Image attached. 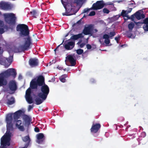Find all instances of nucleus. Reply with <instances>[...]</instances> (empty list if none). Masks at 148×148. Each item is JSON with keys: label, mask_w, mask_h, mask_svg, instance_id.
I'll use <instances>...</instances> for the list:
<instances>
[{"label": "nucleus", "mask_w": 148, "mask_h": 148, "mask_svg": "<svg viewBox=\"0 0 148 148\" xmlns=\"http://www.w3.org/2000/svg\"><path fill=\"white\" fill-rule=\"evenodd\" d=\"M12 114L10 113L6 115L5 121L7 123V131L1 139V146L3 147H8L10 145L11 137L12 136Z\"/></svg>", "instance_id": "nucleus-1"}, {"label": "nucleus", "mask_w": 148, "mask_h": 148, "mask_svg": "<svg viewBox=\"0 0 148 148\" xmlns=\"http://www.w3.org/2000/svg\"><path fill=\"white\" fill-rule=\"evenodd\" d=\"M16 30L20 32L21 36H27L22 42L20 48L24 50L28 49L32 44V40L28 36L29 31L28 26L24 24L19 25L16 27Z\"/></svg>", "instance_id": "nucleus-2"}, {"label": "nucleus", "mask_w": 148, "mask_h": 148, "mask_svg": "<svg viewBox=\"0 0 148 148\" xmlns=\"http://www.w3.org/2000/svg\"><path fill=\"white\" fill-rule=\"evenodd\" d=\"M16 73L15 70L13 69H9L6 71L0 74V86L5 85L7 81L5 78L10 75L15 77Z\"/></svg>", "instance_id": "nucleus-3"}, {"label": "nucleus", "mask_w": 148, "mask_h": 148, "mask_svg": "<svg viewBox=\"0 0 148 148\" xmlns=\"http://www.w3.org/2000/svg\"><path fill=\"white\" fill-rule=\"evenodd\" d=\"M23 122L20 120H15L14 122L16 127L21 131H24V127L28 126L31 121V118L27 115L23 116Z\"/></svg>", "instance_id": "nucleus-4"}, {"label": "nucleus", "mask_w": 148, "mask_h": 148, "mask_svg": "<svg viewBox=\"0 0 148 148\" xmlns=\"http://www.w3.org/2000/svg\"><path fill=\"white\" fill-rule=\"evenodd\" d=\"M44 84V78L42 76H40L37 78L33 80L30 82V87L32 89L37 88L38 85L41 86Z\"/></svg>", "instance_id": "nucleus-5"}, {"label": "nucleus", "mask_w": 148, "mask_h": 148, "mask_svg": "<svg viewBox=\"0 0 148 148\" xmlns=\"http://www.w3.org/2000/svg\"><path fill=\"white\" fill-rule=\"evenodd\" d=\"M41 92L38 94V96L43 100H45L49 92L48 87L46 85L42 86L41 88Z\"/></svg>", "instance_id": "nucleus-6"}, {"label": "nucleus", "mask_w": 148, "mask_h": 148, "mask_svg": "<svg viewBox=\"0 0 148 148\" xmlns=\"http://www.w3.org/2000/svg\"><path fill=\"white\" fill-rule=\"evenodd\" d=\"M12 60V56H10L8 59L5 57L1 58L0 60V64L3 65L5 67L8 68L11 64Z\"/></svg>", "instance_id": "nucleus-7"}, {"label": "nucleus", "mask_w": 148, "mask_h": 148, "mask_svg": "<svg viewBox=\"0 0 148 148\" xmlns=\"http://www.w3.org/2000/svg\"><path fill=\"white\" fill-rule=\"evenodd\" d=\"M5 21L9 24H13L15 19V15L12 13H5L3 15Z\"/></svg>", "instance_id": "nucleus-8"}, {"label": "nucleus", "mask_w": 148, "mask_h": 148, "mask_svg": "<svg viewBox=\"0 0 148 148\" xmlns=\"http://www.w3.org/2000/svg\"><path fill=\"white\" fill-rule=\"evenodd\" d=\"M97 30L96 29H93V26L92 25H87L86 26L83 30V33L85 35L92 34L93 32H96Z\"/></svg>", "instance_id": "nucleus-9"}, {"label": "nucleus", "mask_w": 148, "mask_h": 148, "mask_svg": "<svg viewBox=\"0 0 148 148\" xmlns=\"http://www.w3.org/2000/svg\"><path fill=\"white\" fill-rule=\"evenodd\" d=\"M66 60H65V62L66 65L68 66H70L68 63V61L70 62L71 64V66H74L76 64L75 60V57L74 56L69 55L66 57Z\"/></svg>", "instance_id": "nucleus-10"}, {"label": "nucleus", "mask_w": 148, "mask_h": 148, "mask_svg": "<svg viewBox=\"0 0 148 148\" xmlns=\"http://www.w3.org/2000/svg\"><path fill=\"white\" fill-rule=\"evenodd\" d=\"M9 87L11 91L8 92V93H13L17 89V85L16 82L14 80L10 81L9 83Z\"/></svg>", "instance_id": "nucleus-11"}, {"label": "nucleus", "mask_w": 148, "mask_h": 148, "mask_svg": "<svg viewBox=\"0 0 148 148\" xmlns=\"http://www.w3.org/2000/svg\"><path fill=\"white\" fill-rule=\"evenodd\" d=\"M14 7L13 5L8 2H1L0 3V7L3 10L11 9Z\"/></svg>", "instance_id": "nucleus-12"}, {"label": "nucleus", "mask_w": 148, "mask_h": 148, "mask_svg": "<svg viewBox=\"0 0 148 148\" xmlns=\"http://www.w3.org/2000/svg\"><path fill=\"white\" fill-rule=\"evenodd\" d=\"M104 5L103 1H98L93 4L92 8L94 10H99L103 8Z\"/></svg>", "instance_id": "nucleus-13"}, {"label": "nucleus", "mask_w": 148, "mask_h": 148, "mask_svg": "<svg viewBox=\"0 0 148 148\" xmlns=\"http://www.w3.org/2000/svg\"><path fill=\"white\" fill-rule=\"evenodd\" d=\"M31 90L30 88H29L26 90L25 94V98L27 101L28 103L31 104L33 102L32 97H31Z\"/></svg>", "instance_id": "nucleus-14"}, {"label": "nucleus", "mask_w": 148, "mask_h": 148, "mask_svg": "<svg viewBox=\"0 0 148 148\" xmlns=\"http://www.w3.org/2000/svg\"><path fill=\"white\" fill-rule=\"evenodd\" d=\"M132 10V8H129L128 10L125 11L123 10L121 12V14L124 17L125 20H127L129 18V16L128 15L129 13H130Z\"/></svg>", "instance_id": "nucleus-15"}, {"label": "nucleus", "mask_w": 148, "mask_h": 148, "mask_svg": "<svg viewBox=\"0 0 148 148\" xmlns=\"http://www.w3.org/2000/svg\"><path fill=\"white\" fill-rule=\"evenodd\" d=\"M8 51L9 53L13 52L17 53L20 52L21 50L19 48L16 47L14 46H10L8 48Z\"/></svg>", "instance_id": "nucleus-16"}, {"label": "nucleus", "mask_w": 148, "mask_h": 148, "mask_svg": "<svg viewBox=\"0 0 148 148\" xmlns=\"http://www.w3.org/2000/svg\"><path fill=\"white\" fill-rule=\"evenodd\" d=\"M100 127L101 125L99 124H93L91 129V131L92 132L96 133L97 132Z\"/></svg>", "instance_id": "nucleus-17"}, {"label": "nucleus", "mask_w": 148, "mask_h": 148, "mask_svg": "<svg viewBox=\"0 0 148 148\" xmlns=\"http://www.w3.org/2000/svg\"><path fill=\"white\" fill-rule=\"evenodd\" d=\"M37 143L40 144L42 143L44 140V135L43 134L39 133L36 135Z\"/></svg>", "instance_id": "nucleus-18"}, {"label": "nucleus", "mask_w": 148, "mask_h": 148, "mask_svg": "<svg viewBox=\"0 0 148 148\" xmlns=\"http://www.w3.org/2000/svg\"><path fill=\"white\" fill-rule=\"evenodd\" d=\"M74 46V43L72 41H69L65 45V48L67 50H70L72 49Z\"/></svg>", "instance_id": "nucleus-19"}, {"label": "nucleus", "mask_w": 148, "mask_h": 148, "mask_svg": "<svg viewBox=\"0 0 148 148\" xmlns=\"http://www.w3.org/2000/svg\"><path fill=\"white\" fill-rule=\"evenodd\" d=\"M38 64V60L36 59H31L29 60V64L32 67L37 65Z\"/></svg>", "instance_id": "nucleus-20"}, {"label": "nucleus", "mask_w": 148, "mask_h": 148, "mask_svg": "<svg viewBox=\"0 0 148 148\" xmlns=\"http://www.w3.org/2000/svg\"><path fill=\"white\" fill-rule=\"evenodd\" d=\"M85 0H75V3L77 4V7L79 8L84 3Z\"/></svg>", "instance_id": "nucleus-21"}, {"label": "nucleus", "mask_w": 148, "mask_h": 148, "mask_svg": "<svg viewBox=\"0 0 148 148\" xmlns=\"http://www.w3.org/2000/svg\"><path fill=\"white\" fill-rule=\"evenodd\" d=\"M108 34H105L103 36V38H111L112 37L114 36L115 34V32L114 31L110 32L108 33Z\"/></svg>", "instance_id": "nucleus-22"}, {"label": "nucleus", "mask_w": 148, "mask_h": 148, "mask_svg": "<svg viewBox=\"0 0 148 148\" xmlns=\"http://www.w3.org/2000/svg\"><path fill=\"white\" fill-rule=\"evenodd\" d=\"M135 15L136 18L138 20L140 19L145 17V16L143 14L140 13L138 12H137L135 13Z\"/></svg>", "instance_id": "nucleus-23"}, {"label": "nucleus", "mask_w": 148, "mask_h": 148, "mask_svg": "<svg viewBox=\"0 0 148 148\" xmlns=\"http://www.w3.org/2000/svg\"><path fill=\"white\" fill-rule=\"evenodd\" d=\"M144 25L143 26L145 31H148V18L145 19L144 21Z\"/></svg>", "instance_id": "nucleus-24"}, {"label": "nucleus", "mask_w": 148, "mask_h": 148, "mask_svg": "<svg viewBox=\"0 0 148 148\" xmlns=\"http://www.w3.org/2000/svg\"><path fill=\"white\" fill-rule=\"evenodd\" d=\"M83 36L84 35L83 34L81 33L77 35H74L72 36L71 37V39L74 40H76Z\"/></svg>", "instance_id": "nucleus-25"}, {"label": "nucleus", "mask_w": 148, "mask_h": 148, "mask_svg": "<svg viewBox=\"0 0 148 148\" xmlns=\"http://www.w3.org/2000/svg\"><path fill=\"white\" fill-rule=\"evenodd\" d=\"M110 38H101L99 40V41L100 43L102 44L103 43V39H105L104 42L107 45H108L109 44L110 42V40L109 39Z\"/></svg>", "instance_id": "nucleus-26"}, {"label": "nucleus", "mask_w": 148, "mask_h": 148, "mask_svg": "<svg viewBox=\"0 0 148 148\" xmlns=\"http://www.w3.org/2000/svg\"><path fill=\"white\" fill-rule=\"evenodd\" d=\"M65 1V0H61L62 3L63 4L64 8L65 9V10L66 11L67 9H68V11H70V8H68L69 5H68V4H67V3L64 1Z\"/></svg>", "instance_id": "nucleus-27"}, {"label": "nucleus", "mask_w": 148, "mask_h": 148, "mask_svg": "<svg viewBox=\"0 0 148 148\" xmlns=\"http://www.w3.org/2000/svg\"><path fill=\"white\" fill-rule=\"evenodd\" d=\"M21 114V112L18 111L15 112L14 115V118L15 119V121L19 117Z\"/></svg>", "instance_id": "nucleus-28"}, {"label": "nucleus", "mask_w": 148, "mask_h": 148, "mask_svg": "<svg viewBox=\"0 0 148 148\" xmlns=\"http://www.w3.org/2000/svg\"><path fill=\"white\" fill-rule=\"evenodd\" d=\"M14 103V99L13 97H11L10 99L8 100L7 104L9 105H11Z\"/></svg>", "instance_id": "nucleus-29"}, {"label": "nucleus", "mask_w": 148, "mask_h": 148, "mask_svg": "<svg viewBox=\"0 0 148 148\" xmlns=\"http://www.w3.org/2000/svg\"><path fill=\"white\" fill-rule=\"evenodd\" d=\"M67 76L66 75H64L61 76L59 78L60 81L62 82H65V78L67 77Z\"/></svg>", "instance_id": "nucleus-30"}, {"label": "nucleus", "mask_w": 148, "mask_h": 148, "mask_svg": "<svg viewBox=\"0 0 148 148\" xmlns=\"http://www.w3.org/2000/svg\"><path fill=\"white\" fill-rule=\"evenodd\" d=\"M3 25V22L1 21L0 20V34H2L4 32V30L3 27H2V26Z\"/></svg>", "instance_id": "nucleus-31"}, {"label": "nucleus", "mask_w": 148, "mask_h": 148, "mask_svg": "<svg viewBox=\"0 0 148 148\" xmlns=\"http://www.w3.org/2000/svg\"><path fill=\"white\" fill-rule=\"evenodd\" d=\"M23 141L27 142V143H29L30 141V138L28 136H27L23 138Z\"/></svg>", "instance_id": "nucleus-32"}, {"label": "nucleus", "mask_w": 148, "mask_h": 148, "mask_svg": "<svg viewBox=\"0 0 148 148\" xmlns=\"http://www.w3.org/2000/svg\"><path fill=\"white\" fill-rule=\"evenodd\" d=\"M35 101L37 105H39L42 102V100L39 98H36L35 99Z\"/></svg>", "instance_id": "nucleus-33"}, {"label": "nucleus", "mask_w": 148, "mask_h": 148, "mask_svg": "<svg viewBox=\"0 0 148 148\" xmlns=\"http://www.w3.org/2000/svg\"><path fill=\"white\" fill-rule=\"evenodd\" d=\"M134 26V24L133 23H131L129 24L128 27L129 29L131 30H132Z\"/></svg>", "instance_id": "nucleus-34"}, {"label": "nucleus", "mask_w": 148, "mask_h": 148, "mask_svg": "<svg viewBox=\"0 0 148 148\" xmlns=\"http://www.w3.org/2000/svg\"><path fill=\"white\" fill-rule=\"evenodd\" d=\"M77 53L79 55L81 54L83 52V50L82 49H79L76 50Z\"/></svg>", "instance_id": "nucleus-35"}, {"label": "nucleus", "mask_w": 148, "mask_h": 148, "mask_svg": "<svg viewBox=\"0 0 148 148\" xmlns=\"http://www.w3.org/2000/svg\"><path fill=\"white\" fill-rule=\"evenodd\" d=\"M64 16H69V15H72L73 14V13H69L68 11H66L65 13H63L62 14Z\"/></svg>", "instance_id": "nucleus-36"}, {"label": "nucleus", "mask_w": 148, "mask_h": 148, "mask_svg": "<svg viewBox=\"0 0 148 148\" xmlns=\"http://www.w3.org/2000/svg\"><path fill=\"white\" fill-rule=\"evenodd\" d=\"M80 43L81 42H78L77 44L80 47L82 48L85 45V44L84 43L80 44Z\"/></svg>", "instance_id": "nucleus-37"}, {"label": "nucleus", "mask_w": 148, "mask_h": 148, "mask_svg": "<svg viewBox=\"0 0 148 148\" xmlns=\"http://www.w3.org/2000/svg\"><path fill=\"white\" fill-rule=\"evenodd\" d=\"M103 11L104 13L108 14L109 13V10L106 8H104L103 10Z\"/></svg>", "instance_id": "nucleus-38"}, {"label": "nucleus", "mask_w": 148, "mask_h": 148, "mask_svg": "<svg viewBox=\"0 0 148 148\" xmlns=\"http://www.w3.org/2000/svg\"><path fill=\"white\" fill-rule=\"evenodd\" d=\"M30 12L31 14L34 16H35L36 14V12L35 10H33L31 12Z\"/></svg>", "instance_id": "nucleus-39"}, {"label": "nucleus", "mask_w": 148, "mask_h": 148, "mask_svg": "<svg viewBox=\"0 0 148 148\" xmlns=\"http://www.w3.org/2000/svg\"><path fill=\"white\" fill-rule=\"evenodd\" d=\"M95 13L94 11H92L90 12V14H88L89 16H93L95 14Z\"/></svg>", "instance_id": "nucleus-40"}, {"label": "nucleus", "mask_w": 148, "mask_h": 148, "mask_svg": "<svg viewBox=\"0 0 148 148\" xmlns=\"http://www.w3.org/2000/svg\"><path fill=\"white\" fill-rule=\"evenodd\" d=\"M127 36L129 38H134L135 37V36L132 34H128Z\"/></svg>", "instance_id": "nucleus-41"}, {"label": "nucleus", "mask_w": 148, "mask_h": 148, "mask_svg": "<svg viewBox=\"0 0 148 148\" xmlns=\"http://www.w3.org/2000/svg\"><path fill=\"white\" fill-rule=\"evenodd\" d=\"M33 106L31 105H29L28 107V110L29 111H30L33 108Z\"/></svg>", "instance_id": "nucleus-42"}, {"label": "nucleus", "mask_w": 148, "mask_h": 148, "mask_svg": "<svg viewBox=\"0 0 148 148\" xmlns=\"http://www.w3.org/2000/svg\"><path fill=\"white\" fill-rule=\"evenodd\" d=\"M120 38V37L119 36H116L115 37V39L116 41L118 43V40Z\"/></svg>", "instance_id": "nucleus-43"}, {"label": "nucleus", "mask_w": 148, "mask_h": 148, "mask_svg": "<svg viewBox=\"0 0 148 148\" xmlns=\"http://www.w3.org/2000/svg\"><path fill=\"white\" fill-rule=\"evenodd\" d=\"M86 47L88 49H90L91 48V46L89 44H87L86 45Z\"/></svg>", "instance_id": "nucleus-44"}, {"label": "nucleus", "mask_w": 148, "mask_h": 148, "mask_svg": "<svg viewBox=\"0 0 148 148\" xmlns=\"http://www.w3.org/2000/svg\"><path fill=\"white\" fill-rule=\"evenodd\" d=\"M134 15H132L131 16V17H129L130 18H128V19H131L133 21L134 20Z\"/></svg>", "instance_id": "nucleus-45"}, {"label": "nucleus", "mask_w": 148, "mask_h": 148, "mask_svg": "<svg viewBox=\"0 0 148 148\" xmlns=\"http://www.w3.org/2000/svg\"><path fill=\"white\" fill-rule=\"evenodd\" d=\"M35 131L36 132H39V129L37 127H36L34 129Z\"/></svg>", "instance_id": "nucleus-46"}, {"label": "nucleus", "mask_w": 148, "mask_h": 148, "mask_svg": "<svg viewBox=\"0 0 148 148\" xmlns=\"http://www.w3.org/2000/svg\"><path fill=\"white\" fill-rule=\"evenodd\" d=\"M1 44H0V54H1L3 52V49L1 48Z\"/></svg>", "instance_id": "nucleus-47"}, {"label": "nucleus", "mask_w": 148, "mask_h": 148, "mask_svg": "<svg viewBox=\"0 0 148 148\" xmlns=\"http://www.w3.org/2000/svg\"><path fill=\"white\" fill-rule=\"evenodd\" d=\"M124 1V0H120V1H118L116 2L118 3H120V2H123Z\"/></svg>", "instance_id": "nucleus-48"}, {"label": "nucleus", "mask_w": 148, "mask_h": 148, "mask_svg": "<svg viewBox=\"0 0 148 148\" xmlns=\"http://www.w3.org/2000/svg\"><path fill=\"white\" fill-rule=\"evenodd\" d=\"M57 68L59 70H61L62 69V68L60 66H58L57 67Z\"/></svg>", "instance_id": "nucleus-49"}, {"label": "nucleus", "mask_w": 148, "mask_h": 148, "mask_svg": "<svg viewBox=\"0 0 148 148\" xmlns=\"http://www.w3.org/2000/svg\"><path fill=\"white\" fill-rule=\"evenodd\" d=\"M22 78V76L21 75H19V77H18V79H21Z\"/></svg>", "instance_id": "nucleus-50"}, {"label": "nucleus", "mask_w": 148, "mask_h": 148, "mask_svg": "<svg viewBox=\"0 0 148 148\" xmlns=\"http://www.w3.org/2000/svg\"><path fill=\"white\" fill-rule=\"evenodd\" d=\"M90 10V9H89V10L85 9L84 10V12H87V11H89Z\"/></svg>", "instance_id": "nucleus-51"}, {"label": "nucleus", "mask_w": 148, "mask_h": 148, "mask_svg": "<svg viewBox=\"0 0 148 148\" xmlns=\"http://www.w3.org/2000/svg\"><path fill=\"white\" fill-rule=\"evenodd\" d=\"M7 147H3V146H1L0 147V148H6Z\"/></svg>", "instance_id": "nucleus-52"}, {"label": "nucleus", "mask_w": 148, "mask_h": 148, "mask_svg": "<svg viewBox=\"0 0 148 148\" xmlns=\"http://www.w3.org/2000/svg\"><path fill=\"white\" fill-rule=\"evenodd\" d=\"M142 134L144 135L145 136V132H143V133H142Z\"/></svg>", "instance_id": "nucleus-53"}, {"label": "nucleus", "mask_w": 148, "mask_h": 148, "mask_svg": "<svg viewBox=\"0 0 148 148\" xmlns=\"http://www.w3.org/2000/svg\"><path fill=\"white\" fill-rule=\"evenodd\" d=\"M64 71H66V69H64Z\"/></svg>", "instance_id": "nucleus-54"}, {"label": "nucleus", "mask_w": 148, "mask_h": 148, "mask_svg": "<svg viewBox=\"0 0 148 148\" xmlns=\"http://www.w3.org/2000/svg\"><path fill=\"white\" fill-rule=\"evenodd\" d=\"M72 10H73V8H71V9L70 10H71V11H72Z\"/></svg>", "instance_id": "nucleus-55"}, {"label": "nucleus", "mask_w": 148, "mask_h": 148, "mask_svg": "<svg viewBox=\"0 0 148 148\" xmlns=\"http://www.w3.org/2000/svg\"><path fill=\"white\" fill-rule=\"evenodd\" d=\"M4 90L5 91H8V90H5V89H4Z\"/></svg>", "instance_id": "nucleus-56"}, {"label": "nucleus", "mask_w": 148, "mask_h": 148, "mask_svg": "<svg viewBox=\"0 0 148 148\" xmlns=\"http://www.w3.org/2000/svg\"><path fill=\"white\" fill-rule=\"evenodd\" d=\"M59 46V45L57 47V48L56 49H57L58 48V47Z\"/></svg>", "instance_id": "nucleus-57"}, {"label": "nucleus", "mask_w": 148, "mask_h": 148, "mask_svg": "<svg viewBox=\"0 0 148 148\" xmlns=\"http://www.w3.org/2000/svg\"><path fill=\"white\" fill-rule=\"evenodd\" d=\"M133 4V3H130V5H131V4Z\"/></svg>", "instance_id": "nucleus-58"}, {"label": "nucleus", "mask_w": 148, "mask_h": 148, "mask_svg": "<svg viewBox=\"0 0 148 148\" xmlns=\"http://www.w3.org/2000/svg\"><path fill=\"white\" fill-rule=\"evenodd\" d=\"M108 4H112V3H108Z\"/></svg>", "instance_id": "nucleus-59"}, {"label": "nucleus", "mask_w": 148, "mask_h": 148, "mask_svg": "<svg viewBox=\"0 0 148 148\" xmlns=\"http://www.w3.org/2000/svg\"><path fill=\"white\" fill-rule=\"evenodd\" d=\"M138 23H136V24H138Z\"/></svg>", "instance_id": "nucleus-60"}, {"label": "nucleus", "mask_w": 148, "mask_h": 148, "mask_svg": "<svg viewBox=\"0 0 148 148\" xmlns=\"http://www.w3.org/2000/svg\"><path fill=\"white\" fill-rule=\"evenodd\" d=\"M56 49H55L54 50V51H56Z\"/></svg>", "instance_id": "nucleus-61"}]
</instances>
